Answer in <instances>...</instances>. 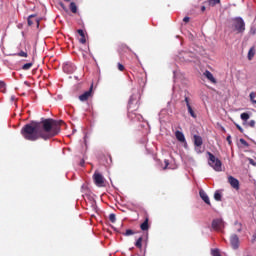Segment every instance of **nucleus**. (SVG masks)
I'll return each instance as SVG.
<instances>
[{
    "instance_id": "nucleus-1",
    "label": "nucleus",
    "mask_w": 256,
    "mask_h": 256,
    "mask_svg": "<svg viewBox=\"0 0 256 256\" xmlns=\"http://www.w3.org/2000/svg\"><path fill=\"white\" fill-rule=\"evenodd\" d=\"M61 125H65L63 120L52 118L44 119L41 122L32 121L24 125L20 133L26 141H38V139L47 141L61 133Z\"/></svg>"
},
{
    "instance_id": "nucleus-2",
    "label": "nucleus",
    "mask_w": 256,
    "mask_h": 256,
    "mask_svg": "<svg viewBox=\"0 0 256 256\" xmlns=\"http://www.w3.org/2000/svg\"><path fill=\"white\" fill-rule=\"evenodd\" d=\"M141 94L139 92L134 93L130 96V99L128 101V118L131 119V121H141L143 119V116L141 114H137L136 111L139 110V106L141 105Z\"/></svg>"
},
{
    "instance_id": "nucleus-3",
    "label": "nucleus",
    "mask_w": 256,
    "mask_h": 256,
    "mask_svg": "<svg viewBox=\"0 0 256 256\" xmlns=\"http://www.w3.org/2000/svg\"><path fill=\"white\" fill-rule=\"evenodd\" d=\"M208 155V165H210V167H212V169H214V171H223L222 166L223 163L221 162V160H219V158L215 157V155H213V153L211 152H207Z\"/></svg>"
},
{
    "instance_id": "nucleus-4",
    "label": "nucleus",
    "mask_w": 256,
    "mask_h": 256,
    "mask_svg": "<svg viewBox=\"0 0 256 256\" xmlns=\"http://www.w3.org/2000/svg\"><path fill=\"white\" fill-rule=\"evenodd\" d=\"M233 31H236L237 33H244L245 31V21H243V18L237 17L233 20L232 23Z\"/></svg>"
},
{
    "instance_id": "nucleus-5",
    "label": "nucleus",
    "mask_w": 256,
    "mask_h": 256,
    "mask_svg": "<svg viewBox=\"0 0 256 256\" xmlns=\"http://www.w3.org/2000/svg\"><path fill=\"white\" fill-rule=\"evenodd\" d=\"M94 183L97 187H105V178L99 172H95L93 175Z\"/></svg>"
},
{
    "instance_id": "nucleus-6",
    "label": "nucleus",
    "mask_w": 256,
    "mask_h": 256,
    "mask_svg": "<svg viewBox=\"0 0 256 256\" xmlns=\"http://www.w3.org/2000/svg\"><path fill=\"white\" fill-rule=\"evenodd\" d=\"M212 229H214V231H223V229H225V222L223 221V219H214L212 221Z\"/></svg>"
},
{
    "instance_id": "nucleus-7",
    "label": "nucleus",
    "mask_w": 256,
    "mask_h": 256,
    "mask_svg": "<svg viewBox=\"0 0 256 256\" xmlns=\"http://www.w3.org/2000/svg\"><path fill=\"white\" fill-rule=\"evenodd\" d=\"M90 97H93V84H91L89 90L84 92L82 95L79 96V101L85 102L89 101Z\"/></svg>"
},
{
    "instance_id": "nucleus-8",
    "label": "nucleus",
    "mask_w": 256,
    "mask_h": 256,
    "mask_svg": "<svg viewBox=\"0 0 256 256\" xmlns=\"http://www.w3.org/2000/svg\"><path fill=\"white\" fill-rule=\"evenodd\" d=\"M230 245L232 247V249H239V236H237V234H233L230 237Z\"/></svg>"
},
{
    "instance_id": "nucleus-9",
    "label": "nucleus",
    "mask_w": 256,
    "mask_h": 256,
    "mask_svg": "<svg viewBox=\"0 0 256 256\" xmlns=\"http://www.w3.org/2000/svg\"><path fill=\"white\" fill-rule=\"evenodd\" d=\"M228 183H230V185H231V187H233V189H236V191H239V180H237L235 177L229 176Z\"/></svg>"
},
{
    "instance_id": "nucleus-10",
    "label": "nucleus",
    "mask_w": 256,
    "mask_h": 256,
    "mask_svg": "<svg viewBox=\"0 0 256 256\" xmlns=\"http://www.w3.org/2000/svg\"><path fill=\"white\" fill-rule=\"evenodd\" d=\"M199 195H200L201 199L204 201V203H206V205H211L209 196L207 195V193L204 190H200Z\"/></svg>"
},
{
    "instance_id": "nucleus-11",
    "label": "nucleus",
    "mask_w": 256,
    "mask_h": 256,
    "mask_svg": "<svg viewBox=\"0 0 256 256\" xmlns=\"http://www.w3.org/2000/svg\"><path fill=\"white\" fill-rule=\"evenodd\" d=\"M193 139L195 147H201V145H203V138L201 136L194 135Z\"/></svg>"
},
{
    "instance_id": "nucleus-12",
    "label": "nucleus",
    "mask_w": 256,
    "mask_h": 256,
    "mask_svg": "<svg viewBox=\"0 0 256 256\" xmlns=\"http://www.w3.org/2000/svg\"><path fill=\"white\" fill-rule=\"evenodd\" d=\"M77 33L80 35L79 43L85 45L87 43V39L85 38V32L81 29L77 30Z\"/></svg>"
},
{
    "instance_id": "nucleus-13",
    "label": "nucleus",
    "mask_w": 256,
    "mask_h": 256,
    "mask_svg": "<svg viewBox=\"0 0 256 256\" xmlns=\"http://www.w3.org/2000/svg\"><path fill=\"white\" fill-rule=\"evenodd\" d=\"M204 75L208 79V81H211V83H217V80L209 70H206L204 72Z\"/></svg>"
},
{
    "instance_id": "nucleus-14",
    "label": "nucleus",
    "mask_w": 256,
    "mask_h": 256,
    "mask_svg": "<svg viewBox=\"0 0 256 256\" xmlns=\"http://www.w3.org/2000/svg\"><path fill=\"white\" fill-rule=\"evenodd\" d=\"M175 137L178 141H180V143H185V135L183 134V132L177 130L175 132Z\"/></svg>"
},
{
    "instance_id": "nucleus-15",
    "label": "nucleus",
    "mask_w": 256,
    "mask_h": 256,
    "mask_svg": "<svg viewBox=\"0 0 256 256\" xmlns=\"http://www.w3.org/2000/svg\"><path fill=\"white\" fill-rule=\"evenodd\" d=\"M141 231H149V217H146L144 222L140 225Z\"/></svg>"
},
{
    "instance_id": "nucleus-16",
    "label": "nucleus",
    "mask_w": 256,
    "mask_h": 256,
    "mask_svg": "<svg viewBox=\"0 0 256 256\" xmlns=\"http://www.w3.org/2000/svg\"><path fill=\"white\" fill-rule=\"evenodd\" d=\"M255 57V47H252L248 51V60L251 61Z\"/></svg>"
},
{
    "instance_id": "nucleus-17",
    "label": "nucleus",
    "mask_w": 256,
    "mask_h": 256,
    "mask_svg": "<svg viewBox=\"0 0 256 256\" xmlns=\"http://www.w3.org/2000/svg\"><path fill=\"white\" fill-rule=\"evenodd\" d=\"M137 249H143V237H139L135 243Z\"/></svg>"
},
{
    "instance_id": "nucleus-18",
    "label": "nucleus",
    "mask_w": 256,
    "mask_h": 256,
    "mask_svg": "<svg viewBox=\"0 0 256 256\" xmlns=\"http://www.w3.org/2000/svg\"><path fill=\"white\" fill-rule=\"evenodd\" d=\"M209 7H215V5H219L221 3V0H208Z\"/></svg>"
},
{
    "instance_id": "nucleus-19",
    "label": "nucleus",
    "mask_w": 256,
    "mask_h": 256,
    "mask_svg": "<svg viewBox=\"0 0 256 256\" xmlns=\"http://www.w3.org/2000/svg\"><path fill=\"white\" fill-rule=\"evenodd\" d=\"M187 109H188L189 115H191L193 119H197V114L195 113V111H193V108L191 106H188Z\"/></svg>"
},
{
    "instance_id": "nucleus-20",
    "label": "nucleus",
    "mask_w": 256,
    "mask_h": 256,
    "mask_svg": "<svg viewBox=\"0 0 256 256\" xmlns=\"http://www.w3.org/2000/svg\"><path fill=\"white\" fill-rule=\"evenodd\" d=\"M33 67V62L26 63L22 66L23 71H29Z\"/></svg>"
},
{
    "instance_id": "nucleus-21",
    "label": "nucleus",
    "mask_w": 256,
    "mask_h": 256,
    "mask_svg": "<svg viewBox=\"0 0 256 256\" xmlns=\"http://www.w3.org/2000/svg\"><path fill=\"white\" fill-rule=\"evenodd\" d=\"M6 91H7V85L5 84V82L0 81V92L5 93Z\"/></svg>"
},
{
    "instance_id": "nucleus-22",
    "label": "nucleus",
    "mask_w": 256,
    "mask_h": 256,
    "mask_svg": "<svg viewBox=\"0 0 256 256\" xmlns=\"http://www.w3.org/2000/svg\"><path fill=\"white\" fill-rule=\"evenodd\" d=\"M70 11L72 13H77V4H75V2L70 3Z\"/></svg>"
},
{
    "instance_id": "nucleus-23",
    "label": "nucleus",
    "mask_w": 256,
    "mask_h": 256,
    "mask_svg": "<svg viewBox=\"0 0 256 256\" xmlns=\"http://www.w3.org/2000/svg\"><path fill=\"white\" fill-rule=\"evenodd\" d=\"M240 117H241V119H242V121H249V113H247V112H244V113H242L241 115H240Z\"/></svg>"
},
{
    "instance_id": "nucleus-24",
    "label": "nucleus",
    "mask_w": 256,
    "mask_h": 256,
    "mask_svg": "<svg viewBox=\"0 0 256 256\" xmlns=\"http://www.w3.org/2000/svg\"><path fill=\"white\" fill-rule=\"evenodd\" d=\"M35 17H37V15L32 14L28 17V25L29 27H31V25H33V19H35Z\"/></svg>"
},
{
    "instance_id": "nucleus-25",
    "label": "nucleus",
    "mask_w": 256,
    "mask_h": 256,
    "mask_svg": "<svg viewBox=\"0 0 256 256\" xmlns=\"http://www.w3.org/2000/svg\"><path fill=\"white\" fill-rule=\"evenodd\" d=\"M123 235H125L126 237H129L131 235H135V231L131 230V229H127L125 233H123Z\"/></svg>"
},
{
    "instance_id": "nucleus-26",
    "label": "nucleus",
    "mask_w": 256,
    "mask_h": 256,
    "mask_svg": "<svg viewBox=\"0 0 256 256\" xmlns=\"http://www.w3.org/2000/svg\"><path fill=\"white\" fill-rule=\"evenodd\" d=\"M211 255L212 256H221V252L219 251V249H212Z\"/></svg>"
},
{
    "instance_id": "nucleus-27",
    "label": "nucleus",
    "mask_w": 256,
    "mask_h": 256,
    "mask_svg": "<svg viewBox=\"0 0 256 256\" xmlns=\"http://www.w3.org/2000/svg\"><path fill=\"white\" fill-rule=\"evenodd\" d=\"M214 199L215 201H221V193H219V191L214 193Z\"/></svg>"
},
{
    "instance_id": "nucleus-28",
    "label": "nucleus",
    "mask_w": 256,
    "mask_h": 256,
    "mask_svg": "<svg viewBox=\"0 0 256 256\" xmlns=\"http://www.w3.org/2000/svg\"><path fill=\"white\" fill-rule=\"evenodd\" d=\"M109 221H111V223H115V221H117V217L114 213L109 215Z\"/></svg>"
},
{
    "instance_id": "nucleus-29",
    "label": "nucleus",
    "mask_w": 256,
    "mask_h": 256,
    "mask_svg": "<svg viewBox=\"0 0 256 256\" xmlns=\"http://www.w3.org/2000/svg\"><path fill=\"white\" fill-rule=\"evenodd\" d=\"M18 57H28L29 55L27 54V52L25 51H20L18 54H17Z\"/></svg>"
},
{
    "instance_id": "nucleus-30",
    "label": "nucleus",
    "mask_w": 256,
    "mask_h": 256,
    "mask_svg": "<svg viewBox=\"0 0 256 256\" xmlns=\"http://www.w3.org/2000/svg\"><path fill=\"white\" fill-rule=\"evenodd\" d=\"M240 143H241V145H243L244 147H249V143H247L246 140L243 139V138L240 139Z\"/></svg>"
},
{
    "instance_id": "nucleus-31",
    "label": "nucleus",
    "mask_w": 256,
    "mask_h": 256,
    "mask_svg": "<svg viewBox=\"0 0 256 256\" xmlns=\"http://www.w3.org/2000/svg\"><path fill=\"white\" fill-rule=\"evenodd\" d=\"M250 100L252 101V103H255V104H256L255 92L250 93Z\"/></svg>"
},
{
    "instance_id": "nucleus-32",
    "label": "nucleus",
    "mask_w": 256,
    "mask_h": 256,
    "mask_svg": "<svg viewBox=\"0 0 256 256\" xmlns=\"http://www.w3.org/2000/svg\"><path fill=\"white\" fill-rule=\"evenodd\" d=\"M118 70L119 71H125V66L121 63H118Z\"/></svg>"
},
{
    "instance_id": "nucleus-33",
    "label": "nucleus",
    "mask_w": 256,
    "mask_h": 256,
    "mask_svg": "<svg viewBox=\"0 0 256 256\" xmlns=\"http://www.w3.org/2000/svg\"><path fill=\"white\" fill-rule=\"evenodd\" d=\"M184 101H185L187 107H191V103L189 102V97L186 96Z\"/></svg>"
},
{
    "instance_id": "nucleus-34",
    "label": "nucleus",
    "mask_w": 256,
    "mask_h": 256,
    "mask_svg": "<svg viewBox=\"0 0 256 256\" xmlns=\"http://www.w3.org/2000/svg\"><path fill=\"white\" fill-rule=\"evenodd\" d=\"M226 141L228 142V145H232V141H231V135H228L226 138Z\"/></svg>"
},
{
    "instance_id": "nucleus-35",
    "label": "nucleus",
    "mask_w": 256,
    "mask_h": 256,
    "mask_svg": "<svg viewBox=\"0 0 256 256\" xmlns=\"http://www.w3.org/2000/svg\"><path fill=\"white\" fill-rule=\"evenodd\" d=\"M249 127H255V120H251L249 123H248Z\"/></svg>"
},
{
    "instance_id": "nucleus-36",
    "label": "nucleus",
    "mask_w": 256,
    "mask_h": 256,
    "mask_svg": "<svg viewBox=\"0 0 256 256\" xmlns=\"http://www.w3.org/2000/svg\"><path fill=\"white\" fill-rule=\"evenodd\" d=\"M235 126L238 129V131H240V133H243V128L239 126V124H235Z\"/></svg>"
},
{
    "instance_id": "nucleus-37",
    "label": "nucleus",
    "mask_w": 256,
    "mask_h": 256,
    "mask_svg": "<svg viewBox=\"0 0 256 256\" xmlns=\"http://www.w3.org/2000/svg\"><path fill=\"white\" fill-rule=\"evenodd\" d=\"M195 151L196 153H203V151H201V147L196 146Z\"/></svg>"
},
{
    "instance_id": "nucleus-38",
    "label": "nucleus",
    "mask_w": 256,
    "mask_h": 256,
    "mask_svg": "<svg viewBox=\"0 0 256 256\" xmlns=\"http://www.w3.org/2000/svg\"><path fill=\"white\" fill-rule=\"evenodd\" d=\"M189 19H190V18H189V17H187V16H186V17H184V19H183L184 23H189Z\"/></svg>"
},
{
    "instance_id": "nucleus-39",
    "label": "nucleus",
    "mask_w": 256,
    "mask_h": 256,
    "mask_svg": "<svg viewBox=\"0 0 256 256\" xmlns=\"http://www.w3.org/2000/svg\"><path fill=\"white\" fill-rule=\"evenodd\" d=\"M206 10H207V8H206L205 6H202V7H201L202 13H204V11H206Z\"/></svg>"
},
{
    "instance_id": "nucleus-40",
    "label": "nucleus",
    "mask_w": 256,
    "mask_h": 256,
    "mask_svg": "<svg viewBox=\"0 0 256 256\" xmlns=\"http://www.w3.org/2000/svg\"><path fill=\"white\" fill-rule=\"evenodd\" d=\"M108 157H109V159H110V163H113V160H112V158H111V154H108Z\"/></svg>"
},
{
    "instance_id": "nucleus-41",
    "label": "nucleus",
    "mask_w": 256,
    "mask_h": 256,
    "mask_svg": "<svg viewBox=\"0 0 256 256\" xmlns=\"http://www.w3.org/2000/svg\"><path fill=\"white\" fill-rule=\"evenodd\" d=\"M69 67V65L68 64H66L65 66H64V71H67V68Z\"/></svg>"
},
{
    "instance_id": "nucleus-42",
    "label": "nucleus",
    "mask_w": 256,
    "mask_h": 256,
    "mask_svg": "<svg viewBox=\"0 0 256 256\" xmlns=\"http://www.w3.org/2000/svg\"><path fill=\"white\" fill-rule=\"evenodd\" d=\"M36 23H37V27H39V20L35 19Z\"/></svg>"
},
{
    "instance_id": "nucleus-43",
    "label": "nucleus",
    "mask_w": 256,
    "mask_h": 256,
    "mask_svg": "<svg viewBox=\"0 0 256 256\" xmlns=\"http://www.w3.org/2000/svg\"><path fill=\"white\" fill-rule=\"evenodd\" d=\"M66 3H69V1H71V0H64Z\"/></svg>"
}]
</instances>
